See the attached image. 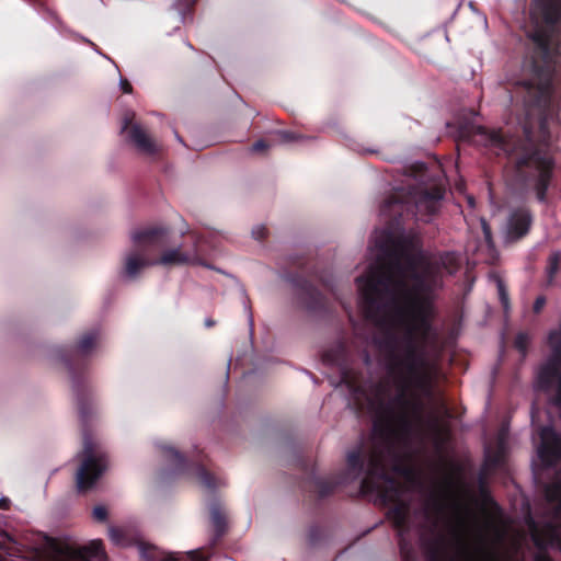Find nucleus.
Here are the masks:
<instances>
[{
	"mask_svg": "<svg viewBox=\"0 0 561 561\" xmlns=\"http://www.w3.org/2000/svg\"><path fill=\"white\" fill-rule=\"evenodd\" d=\"M322 360L339 368L341 382L353 394L358 410L367 404L376 410V419L369 442H360L347 453L345 471L313 479L314 492L324 499L339 485L359 480V492L376 495L379 504L387 507L401 561H420L421 513L412 507V499L421 489V451L412 448L410 402L403 390L387 401L389 388L385 381L375 385V398L370 397L362 373L352 367L343 342L325 350Z\"/></svg>",
	"mask_w": 561,
	"mask_h": 561,
	"instance_id": "nucleus-1",
	"label": "nucleus"
},
{
	"mask_svg": "<svg viewBox=\"0 0 561 561\" xmlns=\"http://www.w3.org/2000/svg\"><path fill=\"white\" fill-rule=\"evenodd\" d=\"M421 162L405 174L404 185L394 187L380 207L387 227L380 233L377 263L359 276L364 312L379 334L375 339L388 358L389 374L421 388Z\"/></svg>",
	"mask_w": 561,
	"mask_h": 561,
	"instance_id": "nucleus-2",
	"label": "nucleus"
},
{
	"mask_svg": "<svg viewBox=\"0 0 561 561\" xmlns=\"http://www.w3.org/2000/svg\"><path fill=\"white\" fill-rule=\"evenodd\" d=\"M460 267L457 252L423 250V438L431 436L438 454L445 453L451 439L450 420L454 417L442 387L447 380L442 359L445 351L456 344L463 307L457 302L440 310L436 302L445 279Z\"/></svg>",
	"mask_w": 561,
	"mask_h": 561,
	"instance_id": "nucleus-3",
	"label": "nucleus"
},
{
	"mask_svg": "<svg viewBox=\"0 0 561 561\" xmlns=\"http://www.w3.org/2000/svg\"><path fill=\"white\" fill-rule=\"evenodd\" d=\"M525 71L533 79L518 83L528 112L546 110L554 93V57L561 56V0H533L526 31Z\"/></svg>",
	"mask_w": 561,
	"mask_h": 561,
	"instance_id": "nucleus-4",
	"label": "nucleus"
},
{
	"mask_svg": "<svg viewBox=\"0 0 561 561\" xmlns=\"http://www.w3.org/2000/svg\"><path fill=\"white\" fill-rule=\"evenodd\" d=\"M98 336L96 331L87 332L73 348H62L59 352L60 359L71 377L78 415L83 428L82 461L76 477L79 492H87L92 489L107 466L106 455L98 450L96 445L88 435L89 425L96 414V409L93 402L92 389L85 378V370L89 364V355L96 344Z\"/></svg>",
	"mask_w": 561,
	"mask_h": 561,
	"instance_id": "nucleus-5",
	"label": "nucleus"
},
{
	"mask_svg": "<svg viewBox=\"0 0 561 561\" xmlns=\"http://www.w3.org/2000/svg\"><path fill=\"white\" fill-rule=\"evenodd\" d=\"M460 137L484 147L496 157L510 159L516 180L522 185L531 187L539 203L547 202L556 167L551 156L533 144L505 136L501 129L463 126L460 129Z\"/></svg>",
	"mask_w": 561,
	"mask_h": 561,
	"instance_id": "nucleus-6",
	"label": "nucleus"
},
{
	"mask_svg": "<svg viewBox=\"0 0 561 561\" xmlns=\"http://www.w3.org/2000/svg\"><path fill=\"white\" fill-rule=\"evenodd\" d=\"M284 279L296 290L297 299L304 309L309 312L327 310L328 299L316 284H320L329 291H333V284L329 277L319 273L309 257L305 255L289 257L284 267Z\"/></svg>",
	"mask_w": 561,
	"mask_h": 561,
	"instance_id": "nucleus-7",
	"label": "nucleus"
},
{
	"mask_svg": "<svg viewBox=\"0 0 561 561\" xmlns=\"http://www.w3.org/2000/svg\"><path fill=\"white\" fill-rule=\"evenodd\" d=\"M32 561H106L107 557L101 540L79 547L39 534L34 547Z\"/></svg>",
	"mask_w": 561,
	"mask_h": 561,
	"instance_id": "nucleus-8",
	"label": "nucleus"
},
{
	"mask_svg": "<svg viewBox=\"0 0 561 561\" xmlns=\"http://www.w3.org/2000/svg\"><path fill=\"white\" fill-rule=\"evenodd\" d=\"M170 228L165 226H152L133 233V242L136 251L129 253L125 262V273L129 277H136L141 268L153 265L148 254L160 251L170 244Z\"/></svg>",
	"mask_w": 561,
	"mask_h": 561,
	"instance_id": "nucleus-9",
	"label": "nucleus"
},
{
	"mask_svg": "<svg viewBox=\"0 0 561 561\" xmlns=\"http://www.w3.org/2000/svg\"><path fill=\"white\" fill-rule=\"evenodd\" d=\"M163 455L173 462L178 473L193 476L205 489L215 491L221 485V481L209 471V460L202 451L192 461H187L180 451L171 446L163 447Z\"/></svg>",
	"mask_w": 561,
	"mask_h": 561,
	"instance_id": "nucleus-10",
	"label": "nucleus"
},
{
	"mask_svg": "<svg viewBox=\"0 0 561 561\" xmlns=\"http://www.w3.org/2000/svg\"><path fill=\"white\" fill-rule=\"evenodd\" d=\"M425 163L423 162V179ZM447 197L446 180L439 178L431 183L423 180V222L435 220L442 213Z\"/></svg>",
	"mask_w": 561,
	"mask_h": 561,
	"instance_id": "nucleus-11",
	"label": "nucleus"
},
{
	"mask_svg": "<svg viewBox=\"0 0 561 561\" xmlns=\"http://www.w3.org/2000/svg\"><path fill=\"white\" fill-rule=\"evenodd\" d=\"M534 224V215L527 207H517L513 209L507 218L506 240L517 242L524 239Z\"/></svg>",
	"mask_w": 561,
	"mask_h": 561,
	"instance_id": "nucleus-12",
	"label": "nucleus"
},
{
	"mask_svg": "<svg viewBox=\"0 0 561 561\" xmlns=\"http://www.w3.org/2000/svg\"><path fill=\"white\" fill-rule=\"evenodd\" d=\"M541 444L538 456L546 467H553L561 461V435L552 427H543L540 433Z\"/></svg>",
	"mask_w": 561,
	"mask_h": 561,
	"instance_id": "nucleus-13",
	"label": "nucleus"
},
{
	"mask_svg": "<svg viewBox=\"0 0 561 561\" xmlns=\"http://www.w3.org/2000/svg\"><path fill=\"white\" fill-rule=\"evenodd\" d=\"M139 553L142 561H209L208 557L203 556L198 550L188 553H168L154 546L139 542Z\"/></svg>",
	"mask_w": 561,
	"mask_h": 561,
	"instance_id": "nucleus-14",
	"label": "nucleus"
},
{
	"mask_svg": "<svg viewBox=\"0 0 561 561\" xmlns=\"http://www.w3.org/2000/svg\"><path fill=\"white\" fill-rule=\"evenodd\" d=\"M134 116L125 115L122 126V131L128 133L130 142L142 153L154 154L158 148L153 139L146 133V130L136 123H133Z\"/></svg>",
	"mask_w": 561,
	"mask_h": 561,
	"instance_id": "nucleus-15",
	"label": "nucleus"
},
{
	"mask_svg": "<svg viewBox=\"0 0 561 561\" xmlns=\"http://www.w3.org/2000/svg\"><path fill=\"white\" fill-rule=\"evenodd\" d=\"M209 515L214 529L209 546L211 549H215L220 543L224 536L228 533V516L225 507L218 501L210 503Z\"/></svg>",
	"mask_w": 561,
	"mask_h": 561,
	"instance_id": "nucleus-16",
	"label": "nucleus"
},
{
	"mask_svg": "<svg viewBox=\"0 0 561 561\" xmlns=\"http://www.w3.org/2000/svg\"><path fill=\"white\" fill-rule=\"evenodd\" d=\"M195 257V254H191L182 250V247H176L162 252L159 259L152 260L154 265H186L191 264Z\"/></svg>",
	"mask_w": 561,
	"mask_h": 561,
	"instance_id": "nucleus-17",
	"label": "nucleus"
},
{
	"mask_svg": "<svg viewBox=\"0 0 561 561\" xmlns=\"http://www.w3.org/2000/svg\"><path fill=\"white\" fill-rule=\"evenodd\" d=\"M545 495L547 501L554 505L556 516L561 517V482L547 485Z\"/></svg>",
	"mask_w": 561,
	"mask_h": 561,
	"instance_id": "nucleus-18",
	"label": "nucleus"
},
{
	"mask_svg": "<svg viewBox=\"0 0 561 561\" xmlns=\"http://www.w3.org/2000/svg\"><path fill=\"white\" fill-rule=\"evenodd\" d=\"M428 436H425L423 438V533L425 531V520L428 518V502L426 496V468H427V460H426V446H425V439ZM425 548V538L423 537V549ZM422 556H425V552H422Z\"/></svg>",
	"mask_w": 561,
	"mask_h": 561,
	"instance_id": "nucleus-19",
	"label": "nucleus"
},
{
	"mask_svg": "<svg viewBox=\"0 0 561 561\" xmlns=\"http://www.w3.org/2000/svg\"><path fill=\"white\" fill-rule=\"evenodd\" d=\"M533 541L536 548L539 549V552L535 556L534 561H553V559L546 552V549L549 542L538 534V531H534Z\"/></svg>",
	"mask_w": 561,
	"mask_h": 561,
	"instance_id": "nucleus-20",
	"label": "nucleus"
},
{
	"mask_svg": "<svg viewBox=\"0 0 561 561\" xmlns=\"http://www.w3.org/2000/svg\"><path fill=\"white\" fill-rule=\"evenodd\" d=\"M110 539L116 546L127 547L130 545L131 540L123 528L119 527H110L108 528Z\"/></svg>",
	"mask_w": 561,
	"mask_h": 561,
	"instance_id": "nucleus-21",
	"label": "nucleus"
},
{
	"mask_svg": "<svg viewBox=\"0 0 561 561\" xmlns=\"http://www.w3.org/2000/svg\"><path fill=\"white\" fill-rule=\"evenodd\" d=\"M496 287H497L499 300L502 305L504 313L508 314V312L511 311V301H510V295H508L507 287L501 278H497Z\"/></svg>",
	"mask_w": 561,
	"mask_h": 561,
	"instance_id": "nucleus-22",
	"label": "nucleus"
},
{
	"mask_svg": "<svg viewBox=\"0 0 561 561\" xmlns=\"http://www.w3.org/2000/svg\"><path fill=\"white\" fill-rule=\"evenodd\" d=\"M485 463L490 468H499L504 463V453L501 448L494 451H488L485 455Z\"/></svg>",
	"mask_w": 561,
	"mask_h": 561,
	"instance_id": "nucleus-23",
	"label": "nucleus"
},
{
	"mask_svg": "<svg viewBox=\"0 0 561 561\" xmlns=\"http://www.w3.org/2000/svg\"><path fill=\"white\" fill-rule=\"evenodd\" d=\"M559 271V257L558 255H552L549 257L548 266H547V283L551 286L554 282V277Z\"/></svg>",
	"mask_w": 561,
	"mask_h": 561,
	"instance_id": "nucleus-24",
	"label": "nucleus"
},
{
	"mask_svg": "<svg viewBox=\"0 0 561 561\" xmlns=\"http://www.w3.org/2000/svg\"><path fill=\"white\" fill-rule=\"evenodd\" d=\"M480 224H481L484 242L489 250H493L495 244H494V240H493V233H492L491 226L489 225L486 219L483 217L480 219Z\"/></svg>",
	"mask_w": 561,
	"mask_h": 561,
	"instance_id": "nucleus-25",
	"label": "nucleus"
},
{
	"mask_svg": "<svg viewBox=\"0 0 561 561\" xmlns=\"http://www.w3.org/2000/svg\"><path fill=\"white\" fill-rule=\"evenodd\" d=\"M196 3V0H178L175 2V8L180 12V14L185 18L190 14Z\"/></svg>",
	"mask_w": 561,
	"mask_h": 561,
	"instance_id": "nucleus-26",
	"label": "nucleus"
},
{
	"mask_svg": "<svg viewBox=\"0 0 561 561\" xmlns=\"http://www.w3.org/2000/svg\"><path fill=\"white\" fill-rule=\"evenodd\" d=\"M453 535H454V538H455L456 543H457L458 548L460 549V551L463 553H468V546H467V542L463 538L461 530L459 528L455 527L453 529Z\"/></svg>",
	"mask_w": 561,
	"mask_h": 561,
	"instance_id": "nucleus-27",
	"label": "nucleus"
},
{
	"mask_svg": "<svg viewBox=\"0 0 561 561\" xmlns=\"http://www.w3.org/2000/svg\"><path fill=\"white\" fill-rule=\"evenodd\" d=\"M450 472L445 477V484L450 490L455 485V474L458 472L459 468L455 463H449Z\"/></svg>",
	"mask_w": 561,
	"mask_h": 561,
	"instance_id": "nucleus-28",
	"label": "nucleus"
},
{
	"mask_svg": "<svg viewBox=\"0 0 561 561\" xmlns=\"http://www.w3.org/2000/svg\"><path fill=\"white\" fill-rule=\"evenodd\" d=\"M107 510L102 505H98L93 508V518L100 523H103L107 519Z\"/></svg>",
	"mask_w": 561,
	"mask_h": 561,
	"instance_id": "nucleus-29",
	"label": "nucleus"
},
{
	"mask_svg": "<svg viewBox=\"0 0 561 561\" xmlns=\"http://www.w3.org/2000/svg\"><path fill=\"white\" fill-rule=\"evenodd\" d=\"M515 347L520 351L525 352L528 345V336L525 333H518L515 337Z\"/></svg>",
	"mask_w": 561,
	"mask_h": 561,
	"instance_id": "nucleus-30",
	"label": "nucleus"
},
{
	"mask_svg": "<svg viewBox=\"0 0 561 561\" xmlns=\"http://www.w3.org/2000/svg\"><path fill=\"white\" fill-rule=\"evenodd\" d=\"M413 416L415 426H419L421 424V399L419 398L417 393H415L413 403Z\"/></svg>",
	"mask_w": 561,
	"mask_h": 561,
	"instance_id": "nucleus-31",
	"label": "nucleus"
},
{
	"mask_svg": "<svg viewBox=\"0 0 561 561\" xmlns=\"http://www.w3.org/2000/svg\"><path fill=\"white\" fill-rule=\"evenodd\" d=\"M546 302L547 299L543 295L538 296L533 305L534 313L539 314L542 311L543 307L546 306Z\"/></svg>",
	"mask_w": 561,
	"mask_h": 561,
	"instance_id": "nucleus-32",
	"label": "nucleus"
},
{
	"mask_svg": "<svg viewBox=\"0 0 561 561\" xmlns=\"http://www.w3.org/2000/svg\"><path fill=\"white\" fill-rule=\"evenodd\" d=\"M267 229L264 226H257L252 230V234L256 240H264L267 237Z\"/></svg>",
	"mask_w": 561,
	"mask_h": 561,
	"instance_id": "nucleus-33",
	"label": "nucleus"
},
{
	"mask_svg": "<svg viewBox=\"0 0 561 561\" xmlns=\"http://www.w3.org/2000/svg\"><path fill=\"white\" fill-rule=\"evenodd\" d=\"M321 536V529L318 526H313L309 530V541L311 545H316Z\"/></svg>",
	"mask_w": 561,
	"mask_h": 561,
	"instance_id": "nucleus-34",
	"label": "nucleus"
},
{
	"mask_svg": "<svg viewBox=\"0 0 561 561\" xmlns=\"http://www.w3.org/2000/svg\"><path fill=\"white\" fill-rule=\"evenodd\" d=\"M268 148V144L263 140V139H260L257 141H255L253 145H252V151L253 152H263L265 151L266 149Z\"/></svg>",
	"mask_w": 561,
	"mask_h": 561,
	"instance_id": "nucleus-35",
	"label": "nucleus"
},
{
	"mask_svg": "<svg viewBox=\"0 0 561 561\" xmlns=\"http://www.w3.org/2000/svg\"><path fill=\"white\" fill-rule=\"evenodd\" d=\"M432 561H453L449 556L447 554L446 551H442V552H436L433 558H432Z\"/></svg>",
	"mask_w": 561,
	"mask_h": 561,
	"instance_id": "nucleus-36",
	"label": "nucleus"
},
{
	"mask_svg": "<svg viewBox=\"0 0 561 561\" xmlns=\"http://www.w3.org/2000/svg\"><path fill=\"white\" fill-rule=\"evenodd\" d=\"M121 89L124 93H131L133 92V87L130 84V82L127 80V79H122L121 80Z\"/></svg>",
	"mask_w": 561,
	"mask_h": 561,
	"instance_id": "nucleus-37",
	"label": "nucleus"
},
{
	"mask_svg": "<svg viewBox=\"0 0 561 561\" xmlns=\"http://www.w3.org/2000/svg\"><path fill=\"white\" fill-rule=\"evenodd\" d=\"M215 324H216V321L214 319H211V318H207L205 320V327L208 328V329L215 327Z\"/></svg>",
	"mask_w": 561,
	"mask_h": 561,
	"instance_id": "nucleus-38",
	"label": "nucleus"
},
{
	"mask_svg": "<svg viewBox=\"0 0 561 561\" xmlns=\"http://www.w3.org/2000/svg\"><path fill=\"white\" fill-rule=\"evenodd\" d=\"M283 137H284L285 140H293L294 139V136L290 133H284Z\"/></svg>",
	"mask_w": 561,
	"mask_h": 561,
	"instance_id": "nucleus-39",
	"label": "nucleus"
},
{
	"mask_svg": "<svg viewBox=\"0 0 561 561\" xmlns=\"http://www.w3.org/2000/svg\"><path fill=\"white\" fill-rule=\"evenodd\" d=\"M7 503H8V500H2V501L0 502V507H1V508H7Z\"/></svg>",
	"mask_w": 561,
	"mask_h": 561,
	"instance_id": "nucleus-40",
	"label": "nucleus"
},
{
	"mask_svg": "<svg viewBox=\"0 0 561 561\" xmlns=\"http://www.w3.org/2000/svg\"><path fill=\"white\" fill-rule=\"evenodd\" d=\"M468 202H469L470 205H473V203H474L473 197H469Z\"/></svg>",
	"mask_w": 561,
	"mask_h": 561,
	"instance_id": "nucleus-41",
	"label": "nucleus"
},
{
	"mask_svg": "<svg viewBox=\"0 0 561 561\" xmlns=\"http://www.w3.org/2000/svg\"><path fill=\"white\" fill-rule=\"evenodd\" d=\"M365 360H366V363L369 362V355L367 353L365 354Z\"/></svg>",
	"mask_w": 561,
	"mask_h": 561,
	"instance_id": "nucleus-42",
	"label": "nucleus"
},
{
	"mask_svg": "<svg viewBox=\"0 0 561 561\" xmlns=\"http://www.w3.org/2000/svg\"><path fill=\"white\" fill-rule=\"evenodd\" d=\"M491 561H494V559H491Z\"/></svg>",
	"mask_w": 561,
	"mask_h": 561,
	"instance_id": "nucleus-43",
	"label": "nucleus"
}]
</instances>
